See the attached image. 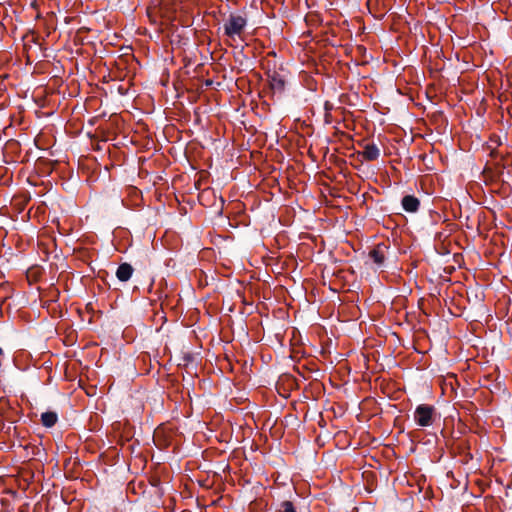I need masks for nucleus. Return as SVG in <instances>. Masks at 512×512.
<instances>
[{
	"label": "nucleus",
	"instance_id": "10",
	"mask_svg": "<svg viewBox=\"0 0 512 512\" xmlns=\"http://www.w3.org/2000/svg\"><path fill=\"white\" fill-rule=\"evenodd\" d=\"M281 512H296V510L291 501H284L281 504Z\"/></svg>",
	"mask_w": 512,
	"mask_h": 512
},
{
	"label": "nucleus",
	"instance_id": "8",
	"mask_svg": "<svg viewBox=\"0 0 512 512\" xmlns=\"http://www.w3.org/2000/svg\"><path fill=\"white\" fill-rule=\"evenodd\" d=\"M270 86L272 90L281 92L284 89L285 82L279 75L274 74L273 76H271Z\"/></svg>",
	"mask_w": 512,
	"mask_h": 512
},
{
	"label": "nucleus",
	"instance_id": "5",
	"mask_svg": "<svg viewBox=\"0 0 512 512\" xmlns=\"http://www.w3.org/2000/svg\"><path fill=\"white\" fill-rule=\"evenodd\" d=\"M133 273V267L128 263H122L118 266L116 271V277L121 282L128 281Z\"/></svg>",
	"mask_w": 512,
	"mask_h": 512
},
{
	"label": "nucleus",
	"instance_id": "2",
	"mask_svg": "<svg viewBox=\"0 0 512 512\" xmlns=\"http://www.w3.org/2000/svg\"><path fill=\"white\" fill-rule=\"evenodd\" d=\"M247 21L240 15H231L224 25L225 34L229 37L239 36L244 30Z\"/></svg>",
	"mask_w": 512,
	"mask_h": 512
},
{
	"label": "nucleus",
	"instance_id": "1",
	"mask_svg": "<svg viewBox=\"0 0 512 512\" xmlns=\"http://www.w3.org/2000/svg\"><path fill=\"white\" fill-rule=\"evenodd\" d=\"M436 409L429 404H420L414 411V421L420 427H429L434 423Z\"/></svg>",
	"mask_w": 512,
	"mask_h": 512
},
{
	"label": "nucleus",
	"instance_id": "4",
	"mask_svg": "<svg viewBox=\"0 0 512 512\" xmlns=\"http://www.w3.org/2000/svg\"><path fill=\"white\" fill-rule=\"evenodd\" d=\"M402 207L406 212L415 213L420 206V201L413 195H406L401 201Z\"/></svg>",
	"mask_w": 512,
	"mask_h": 512
},
{
	"label": "nucleus",
	"instance_id": "7",
	"mask_svg": "<svg viewBox=\"0 0 512 512\" xmlns=\"http://www.w3.org/2000/svg\"><path fill=\"white\" fill-rule=\"evenodd\" d=\"M58 420V416L55 412L47 411L42 413L41 415V422L43 426L50 428L56 424Z\"/></svg>",
	"mask_w": 512,
	"mask_h": 512
},
{
	"label": "nucleus",
	"instance_id": "3",
	"mask_svg": "<svg viewBox=\"0 0 512 512\" xmlns=\"http://www.w3.org/2000/svg\"><path fill=\"white\" fill-rule=\"evenodd\" d=\"M387 246L384 244H378L374 249H372L369 253V257L373 260V262L377 265H382L386 258Z\"/></svg>",
	"mask_w": 512,
	"mask_h": 512
},
{
	"label": "nucleus",
	"instance_id": "6",
	"mask_svg": "<svg viewBox=\"0 0 512 512\" xmlns=\"http://www.w3.org/2000/svg\"><path fill=\"white\" fill-rule=\"evenodd\" d=\"M361 155L365 160L373 161L380 156V150L375 144H367L361 152Z\"/></svg>",
	"mask_w": 512,
	"mask_h": 512
},
{
	"label": "nucleus",
	"instance_id": "11",
	"mask_svg": "<svg viewBox=\"0 0 512 512\" xmlns=\"http://www.w3.org/2000/svg\"><path fill=\"white\" fill-rule=\"evenodd\" d=\"M2 353H3V350H2V348L0 347V355H1Z\"/></svg>",
	"mask_w": 512,
	"mask_h": 512
},
{
	"label": "nucleus",
	"instance_id": "9",
	"mask_svg": "<svg viewBox=\"0 0 512 512\" xmlns=\"http://www.w3.org/2000/svg\"><path fill=\"white\" fill-rule=\"evenodd\" d=\"M333 109H334V105H333V103H331L330 101H326V102L324 103L325 120H326V122H327V123H330V122H331V121H330V119H329V117H330V113H331V111H332Z\"/></svg>",
	"mask_w": 512,
	"mask_h": 512
}]
</instances>
